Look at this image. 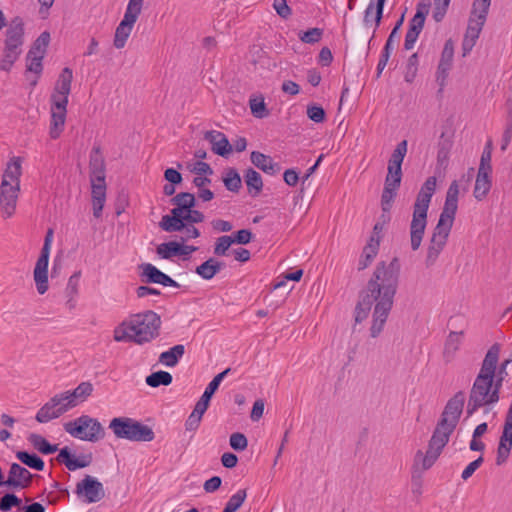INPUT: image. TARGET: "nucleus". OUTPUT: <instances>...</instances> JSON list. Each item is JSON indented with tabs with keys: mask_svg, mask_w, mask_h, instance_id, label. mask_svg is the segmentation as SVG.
I'll use <instances>...</instances> for the list:
<instances>
[{
	"mask_svg": "<svg viewBox=\"0 0 512 512\" xmlns=\"http://www.w3.org/2000/svg\"><path fill=\"white\" fill-rule=\"evenodd\" d=\"M400 277V263L394 257L389 263L379 262L366 286L359 292L355 307V322L361 323L372 313L370 336L376 338L382 332L393 307Z\"/></svg>",
	"mask_w": 512,
	"mask_h": 512,
	"instance_id": "f257e3e1",
	"label": "nucleus"
},
{
	"mask_svg": "<svg viewBox=\"0 0 512 512\" xmlns=\"http://www.w3.org/2000/svg\"><path fill=\"white\" fill-rule=\"evenodd\" d=\"M499 354L498 344H493L488 349L469 391L467 416H472L480 408H484L487 413L499 402L501 387L494 382L495 365L499 362Z\"/></svg>",
	"mask_w": 512,
	"mask_h": 512,
	"instance_id": "f03ea898",
	"label": "nucleus"
},
{
	"mask_svg": "<svg viewBox=\"0 0 512 512\" xmlns=\"http://www.w3.org/2000/svg\"><path fill=\"white\" fill-rule=\"evenodd\" d=\"M459 185L456 180L450 184L445 198L444 207L434 228L425 258L426 267L435 265L439 255L446 246L458 209Z\"/></svg>",
	"mask_w": 512,
	"mask_h": 512,
	"instance_id": "7ed1b4c3",
	"label": "nucleus"
},
{
	"mask_svg": "<svg viewBox=\"0 0 512 512\" xmlns=\"http://www.w3.org/2000/svg\"><path fill=\"white\" fill-rule=\"evenodd\" d=\"M436 177H428L417 194L410 223V245L413 251L421 246L427 226V213L436 190Z\"/></svg>",
	"mask_w": 512,
	"mask_h": 512,
	"instance_id": "20e7f679",
	"label": "nucleus"
},
{
	"mask_svg": "<svg viewBox=\"0 0 512 512\" xmlns=\"http://www.w3.org/2000/svg\"><path fill=\"white\" fill-rule=\"evenodd\" d=\"M160 326V316L151 310L129 318V330L132 331L133 342L139 345L151 342L158 337Z\"/></svg>",
	"mask_w": 512,
	"mask_h": 512,
	"instance_id": "39448f33",
	"label": "nucleus"
},
{
	"mask_svg": "<svg viewBox=\"0 0 512 512\" xmlns=\"http://www.w3.org/2000/svg\"><path fill=\"white\" fill-rule=\"evenodd\" d=\"M114 435L119 439L133 442H150L155 433L151 427L130 417H115L109 423Z\"/></svg>",
	"mask_w": 512,
	"mask_h": 512,
	"instance_id": "423d86ee",
	"label": "nucleus"
},
{
	"mask_svg": "<svg viewBox=\"0 0 512 512\" xmlns=\"http://www.w3.org/2000/svg\"><path fill=\"white\" fill-rule=\"evenodd\" d=\"M455 428L438 421L433 434L429 440L428 448L423 455L422 451H417L415 456V461H422V467L424 470L429 469L435 461L440 456L443 448L449 442L451 434L454 432Z\"/></svg>",
	"mask_w": 512,
	"mask_h": 512,
	"instance_id": "0eeeda50",
	"label": "nucleus"
},
{
	"mask_svg": "<svg viewBox=\"0 0 512 512\" xmlns=\"http://www.w3.org/2000/svg\"><path fill=\"white\" fill-rule=\"evenodd\" d=\"M64 430L74 438L93 443L105 437V429L102 424L98 419L89 415H81L72 421L66 422Z\"/></svg>",
	"mask_w": 512,
	"mask_h": 512,
	"instance_id": "6e6552de",
	"label": "nucleus"
},
{
	"mask_svg": "<svg viewBox=\"0 0 512 512\" xmlns=\"http://www.w3.org/2000/svg\"><path fill=\"white\" fill-rule=\"evenodd\" d=\"M76 407L67 391L54 395L37 412L35 419L39 423H47Z\"/></svg>",
	"mask_w": 512,
	"mask_h": 512,
	"instance_id": "1a4fd4ad",
	"label": "nucleus"
},
{
	"mask_svg": "<svg viewBox=\"0 0 512 512\" xmlns=\"http://www.w3.org/2000/svg\"><path fill=\"white\" fill-rule=\"evenodd\" d=\"M73 79L72 70L65 67L55 84L51 95V108L67 110L68 97L71 92V84Z\"/></svg>",
	"mask_w": 512,
	"mask_h": 512,
	"instance_id": "9d476101",
	"label": "nucleus"
},
{
	"mask_svg": "<svg viewBox=\"0 0 512 512\" xmlns=\"http://www.w3.org/2000/svg\"><path fill=\"white\" fill-rule=\"evenodd\" d=\"M75 493L86 503H96L105 497L103 484L90 475H86L77 483Z\"/></svg>",
	"mask_w": 512,
	"mask_h": 512,
	"instance_id": "9b49d317",
	"label": "nucleus"
},
{
	"mask_svg": "<svg viewBox=\"0 0 512 512\" xmlns=\"http://www.w3.org/2000/svg\"><path fill=\"white\" fill-rule=\"evenodd\" d=\"M407 145V140L399 142L389 159L388 173L385 178V183H388V186H400L401 184V165L407 153Z\"/></svg>",
	"mask_w": 512,
	"mask_h": 512,
	"instance_id": "f8f14e48",
	"label": "nucleus"
},
{
	"mask_svg": "<svg viewBox=\"0 0 512 512\" xmlns=\"http://www.w3.org/2000/svg\"><path fill=\"white\" fill-rule=\"evenodd\" d=\"M170 201L175 207L171 209L170 215L162 216L159 224H164L166 222H169V224H173V222L180 223V215L184 214L185 211L194 208L196 205L195 195L189 192H180Z\"/></svg>",
	"mask_w": 512,
	"mask_h": 512,
	"instance_id": "ddd939ff",
	"label": "nucleus"
},
{
	"mask_svg": "<svg viewBox=\"0 0 512 512\" xmlns=\"http://www.w3.org/2000/svg\"><path fill=\"white\" fill-rule=\"evenodd\" d=\"M464 403L465 394L463 391H458L446 403L439 421L456 428L463 411Z\"/></svg>",
	"mask_w": 512,
	"mask_h": 512,
	"instance_id": "4468645a",
	"label": "nucleus"
},
{
	"mask_svg": "<svg viewBox=\"0 0 512 512\" xmlns=\"http://www.w3.org/2000/svg\"><path fill=\"white\" fill-rule=\"evenodd\" d=\"M142 270L141 280L147 284H160L165 287L179 288L180 284L173 280L170 276L160 271L157 267L151 263H143L140 265Z\"/></svg>",
	"mask_w": 512,
	"mask_h": 512,
	"instance_id": "2eb2a0df",
	"label": "nucleus"
},
{
	"mask_svg": "<svg viewBox=\"0 0 512 512\" xmlns=\"http://www.w3.org/2000/svg\"><path fill=\"white\" fill-rule=\"evenodd\" d=\"M20 185L2 180L0 187V205L6 217H11L15 211Z\"/></svg>",
	"mask_w": 512,
	"mask_h": 512,
	"instance_id": "dca6fc26",
	"label": "nucleus"
},
{
	"mask_svg": "<svg viewBox=\"0 0 512 512\" xmlns=\"http://www.w3.org/2000/svg\"><path fill=\"white\" fill-rule=\"evenodd\" d=\"M33 475L18 463H12L5 480V486L14 489H26L32 483Z\"/></svg>",
	"mask_w": 512,
	"mask_h": 512,
	"instance_id": "f3484780",
	"label": "nucleus"
},
{
	"mask_svg": "<svg viewBox=\"0 0 512 512\" xmlns=\"http://www.w3.org/2000/svg\"><path fill=\"white\" fill-rule=\"evenodd\" d=\"M454 56V45L451 39L447 40L444 44V48L442 50L441 59L437 67V75L436 80L440 85L441 92L443 87L445 86L446 79L448 77L449 71L452 67Z\"/></svg>",
	"mask_w": 512,
	"mask_h": 512,
	"instance_id": "a211bd4d",
	"label": "nucleus"
},
{
	"mask_svg": "<svg viewBox=\"0 0 512 512\" xmlns=\"http://www.w3.org/2000/svg\"><path fill=\"white\" fill-rule=\"evenodd\" d=\"M486 20L470 17L462 41L463 57L467 56L476 44Z\"/></svg>",
	"mask_w": 512,
	"mask_h": 512,
	"instance_id": "6ab92c4d",
	"label": "nucleus"
},
{
	"mask_svg": "<svg viewBox=\"0 0 512 512\" xmlns=\"http://www.w3.org/2000/svg\"><path fill=\"white\" fill-rule=\"evenodd\" d=\"M386 0H370L364 11L363 24L369 27L374 23V30L370 41L374 38L376 29L380 26Z\"/></svg>",
	"mask_w": 512,
	"mask_h": 512,
	"instance_id": "aec40b11",
	"label": "nucleus"
},
{
	"mask_svg": "<svg viewBox=\"0 0 512 512\" xmlns=\"http://www.w3.org/2000/svg\"><path fill=\"white\" fill-rule=\"evenodd\" d=\"M204 139L211 144L212 151L219 156L227 157L232 152V145L225 134L220 131H207L204 134Z\"/></svg>",
	"mask_w": 512,
	"mask_h": 512,
	"instance_id": "412c9836",
	"label": "nucleus"
},
{
	"mask_svg": "<svg viewBox=\"0 0 512 512\" xmlns=\"http://www.w3.org/2000/svg\"><path fill=\"white\" fill-rule=\"evenodd\" d=\"M57 461L64 463L68 470L75 471L89 466L92 462V454L81 455L78 458H74L69 448L66 446L60 450Z\"/></svg>",
	"mask_w": 512,
	"mask_h": 512,
	"instance_id": "4be33fe9",
	"label": "nucleus"
},
{
	"mask_svg": "<svg viewBox=\"0 0 512 512\" xmlns=\"http://www.w3.org/2000/svg\"><path fill=\"white\" fill-rule=\"evenodd\" d=\"M179 219H180V223L173 222V224H169V222H166L164 224H159V227L165 232L172 233V232L178 231L180 228H183L184 222H186L188 224H192V225H194L195 223L203 222L205 219V216L201 211L191 208V209L185 211L184 214L180 215Z\"/></svg>",
	"mask_w": 512,
	"mask_h": 512,
	"instance_id": "5701e85b",
	"label": "nucleus"
},
{
	"mask_svg": "<svg viewBox=\"0 0 512 512\" xmlns=\"http://www.w3.org/2000/svg\"><path fill=\"white\" fill-rule=\"evenodd\" d=\"M90 181L105 180V161L100 147H93L89 159Z\"/></svg>",
	"mask_w": 512,
	"mask_h": 512,
	"instance_id": "b1692460",
	"label": "nucleus"
},
{
	"mask_svg": "<svg viewBox=\"0 0 512 512\" xmlns=\"http://www.w3.org/2000/svg\"><path fill=\"white\" fill-rule=\"evenodd\" d=\"M90 182L93 215L95 218H100L106 201V183L105 180Z\"/></svg>",
	"mask_w": 512,
	"mask_h": 512,
	"instance_id": "393cba45",
	"label": "nucleus"
},
{
	"mask_svg": "<svg viewBox=\"0 0 512 512\" xmlns=\"http://www.w3.org/2000/svg\"><path fill=\"white\" fill-rule=\"evenodd\" d=\"M48 263L49 258L39 256L34 268V281L41 295L48 290Z\"/></svg>",
	"mask_w": 512,
	"mask_h": 512,
	"instance_id": "a878e982",
	"label": "nucleus"
},
{
	"mask_svg": "<svg viewBox=\"0 0 512 512\" xmlns=\"http://www.w3.org/2000/svg\"><path fill=\"white\" fill-rule=\"evenodd\" d=\"M250 160L258 169L272 176L278 174L281 170L280 165L274 162L269 155H265L259 151H252Z\"/></svg>",
	"mask_w": 512,
	"mask_h": 512,
	"instance_id": "bb28decb",
	"label": "nucleus"
},
{
	"mask_svg": "<svg viewBox=\"0 0 512 512\" xmlns=\"http://www.w3.org/2000/svg\"><path fill=\"white\" fill-rule=\"evenodd\" d=\"M23 36H24V24L20 17H15L11 21L10 27L6 32V40L5 45L10 47H18L21 48L23 44Z\"/></svg>",
	"mask_w": 512,
	"mask_h": 512,
	"instance_id": "cd10ccee",
	"label": "nucleus"
},
{
	"mask_svg": "<svg viewBox=\"0 0 512 512\" xmlns=\"http://www.w3.org/2000/svg\"><path fill=\"white\" fill-rule=\"evenodd\" d=\"M379 250V238L375 239L371 236L368 243L364 246L358 261V270L366 269L375 259Z\"/></svg>",
	"mask_w": 512,
	"mask_h": 512,
	"instance_id": "c85d7f7f",
	"label": "nucleus"
},
{
	"mask_svg": "<svg viewBox=\"0 0 512 512\" xmlns=\"http://www.w3.org/2000/svg\"><path fill=\"white\" fill-rule=\"evenodd\" d=\"M463 332L451 331L445 341L443 350V359L446 363L451 362L455 358L456 352L462 343Z\"/></svg>",
	"mask_w": 512,
	"mask_h": 512,
	"instance_id": "c756f323",
	"label": "nucleus"
},
{
	"mask_svg": "<svg viewBox=\"0 0 512 512\" xmlns=\"http://www.w3.org/2000/svg\"><path fill=\"white\" fill-rule=\"evenodd\" d=\"M224 267V263L211 257L197 266L195 273L204 280H211Z\"/></svg>",
	"mask_w": 512,
	"mask_h": 512,
	"instance_id": "7c9ffc66",
	"label": "nucleus"
},
{
	"mask_svg": "<svg viewBox=\"0 0 512 512\" xmlns=\"http://www.w3.org/2000/svg\"><path fill=\"white\" fill-rule=\"evenodd\" d=\"M67 110L51 108L50 137L57 139L63 132Z\"/></svg>",
	"mask_w": 512,
	"mask_h": 512,
	"instance_id": "2f4dec72",
	"label": "nucleus"
},
{
	"mask_svg": "<svg viewBox=\"0 0 512 512\" xmlns=\"http://www.w3.org/2000/svg\"><path fill=\"white\" fill-rule=\"evenodd\" d=\"M185 353V346L177 344L169 350L164 351L159 356V362L167 367H174L178 364L179 360Z\"/></svg>",
	"mask_w": 512,
	"mask_h": 512,
	"instance_id": "473e14b6",
	"label": "nucleus"
},
{
	"mask_svg": "<svg viewBox=\"0 0 512 512\" xmlns=\"http://www.w3.org/2000/svg\"><path fill=\"white\" fill-rule=\"evenodd\" d=\"M244 180L248 192L252 196H257L263 188V181L261 175L253 168H248L244 173Z\"/></svg>",
	"mask_w": 512,
	"mask_h": 512,
	"instance_id": "72a5a7b5",
	"label": "nucleus"
},
{
	"mask_svg": "<svg viewBox=\"0 0 512 512\" xmlns=\"http://www.w3.org/2000/svg\"><path fill=\"white\" fill-rule=\"evenodd\" d=\"M490 174L491 173L487 172H478L473 191L474 197L477 200H482L488 194L492 185Z\"/></svg>",
	"mask_w": 512,
	"mask_h": 512,
	"instance_id": "f704fd0d",
	"label": "nucleus"
},
{
	"mask_svg": "<svg viewBox=\"0 0 512 512\" xmlns=\"http://www.w3.org/2000/svg\"><path fill=\"white\" fill-rule=\"evenodd\" d=\"M21 54V48L4 45L3 54L0 58V70L9 72Z\"/></svg>",
	"mask_w": 512,
	"mask_h": 512,
	"instance_id": "c9c22d12",
	"label": "nucleus"
},
{
	"mask_svg": "<svg viewBox=\"0 0 512 512\" xmlns=\"http://www.w3.org/2000/svg\"><path fill=\"white\" fill-rule=\"evenodd\" d=\"M16 458L27 467L36 471H43L45 463L41 457L35 453H29L27 451H18L15 454Z\"/></svg>",
	"mask_w": 512,
	"mask_h": 512,
	"instance_id": "e433bc0d",
	"label": "nucleus"
},
{
	"mask_svg": "<svg viewBox=\"0 0 512 512\" xmlns=\"http://www.w3.org/2000/svg\"><path fill=\"white\" fill-rule=\"evenodd\" d=\"M28 441L36 450L44 455L53 454L58 450L57 445L50 444L43 436L36 433H31L28 436Z\"/></svg>",
	"mask_w": 512,
	"mask_h": 512,
	"instance_id": "4c0bfd02",
	"label": "nucleus"
},
{
	"mask_svg": "<svg viewBox=\"0 0 512 512\" xmlns=\"http://www.w3.org/2000/svg\"><path fill=\"white\" fill-rule=\"evenodd\" d=\"M20 176L21 161L20 158L14 157L8 162L2 180L10 181L12 184L20 185Z\"/></svg>",
	"mask_w": 512,
	"mask_h": 512,
	"instance_id": "58836bf2",
	"label": "nucleus"
},
{
	"mask_svg": "<svg viewBox=\"0 0 512 512\" xmlns=\"http://www.w3.org/2000/svg\"><path fill=\"white\" fill-rule=\"evenodd\" d=\"M180 251L179 241L161 243L156 248L157 255L165 260H171L173 257L180 256Z\"/></svg>",
	"mask_w": 512,
	"mask_h": 512,
	"instance_id": "ea45409f",
	"label": "nucleus"
},
{
	"mask_svg": "<svg viewBox=\"0 0 512 512\" xmlns=\"http://www.w3.org/2000/svg\"><path fill=\"white\" fill-rule=\"evenodd\" d=\"M134 24L122 20L116 28L114 36V46L121 49L125 46L128 37L131 34Z\"/></svg>",
	"mask_w": 512,
	"mask_h": 512,
	"instance_id": "a19ab883",
	"label": "nucleus"
},
{
	"mask_svg": "<svg viewBox=\"0 0 512 512\" xmlns=\"http://www.w3.org/2000/svg\"><path fill=\"white\" fill-rule=\"evenodd\" d=\"M93 385L91 382H81L74 390L67 391L71 399L74 400L75 406L87 400L93 392Z\"/></svg>",
	"mask_w": 512,
	"mask_h": 512,
	"instance_id": "79ce46f5",
	"label": "nucleus"
},
{
	"mask_svg": "<svg viewBox=\"0 0 512 512\" xmlns=\"http://www.w3.org/2000/svg\"><path fill=\"white\" fill-rule=\"evenodd\" d=\"M223 183L227 190L237 193L242 187V180L234 168H228L223 176Z\"/></svg>",
	"mask_w": 512,
	"mask_h": 512,
	"instance_id": "37998d69",
	"label": "nucleus"
},
{
	"mask_svg": "<svg viewBox=\"0 0 512 512\" xmlns=\"http://www.w3.org/2000/svg\"><path fill=\"white\" fill-rule=\"evenodd\" d=\"M173 377L167 371H156L146 377V384L150 387L168 386L172 383Z\"/></svg>",
	"mask_w": 512,
	"mask_h": 512,
	"instance_id": "c03bdc74",
	"label": "nucleus"
},
{
	"mask_svg": "<svg viewBox=\"0 0 512 512\" xmlns=\"http://www.w3.org/2000/svg\"><path fill=\"white\" fill-rule=\"evenodd\" d=\"M50 42V33L47 31L42 32L38 38L34 41L32 47L30 48L29 56L31 55H41L45 56L47 47Z\"/></svg>",
	"mask_w": 512,
	"mask_h": 512,
	"instance_id": "a18cd8bd",
	"label": "nucleus"
},
{
	"mask_svg": "<svg viewBox=\"0 0 512 512\" xmlns=\"http://www.w3.org/2000/svg\"><path fill=\"white\" fill-rule=\"evenodd\" d=\"M398 188L399 186H388V183L384 184V189L381 195L382 212L390 213Z\"/></svg>",
	"mask_w": 512,
	"mask_h": 512,
	"instance_id": "49530a36",
	"label": "nucleus"
},
{
	"mask_svg": "<svg viewBox=\"0 0 512 512\" xmlns=\"http://www.w3.org/2000/svg\"><path fill=\"white\" fill-rule=\"evenodd\" d=\"M249 107L254 117L262 119L269 115L263 96H254L249 99Z\"/></svg>",
	"mask_w": 512,
	"mask_h": 512,
	"instance_id": "de8ad7c7",
	"label": "nucleus"
},
{
	"mask_svg": "<svg viewBox=\"0 0 512 512\" xmlns=\"http://www.w3.org/2000/svg\"><path fill=\"white\" fill-rule=\"evenodd\" d=\"M231 371L230 368H227L225 369L224 371H222L221 373L217 374L212 380L211 382L207 385L204 393L202 394L203 397H205L206 399L208 400H211L212 396L214 395V393L217 391V389L219 388L221 382L223 381V379L228 375V373Z\"/></svg>",
	"mask_w": 512,
	"mask_h": 512,
	"instance_id": "09e8293b",
	"label": "nucleus"
},
{
	"mask_svg": "<svg viewBox=\"0 0 512 512\" xmlns=\"http://www.w3.org/2000/svg\"><path fill=\"white\" fill-rule=\"evenodd\" d=\"M419 65L418 54H412L408 60L405 67L404 80L407 83H412L417 75Z\"/></svg>",
	"mask_w": 512,
	"mask_h": 512,
	"instance_id": "8fccbe9b",
	"label": "nucleus"
},
{
	"mask_svg": "<svg viewBox=\"0 0 512 512\" xmlns=\"http://www.w3.org/2000/svg\"><path fill=\"white\" fill-rule=\"evenodd\" d=\"M232 244H233L232 235H224V236L218 237L215 242L214 249H213L214 255L226 256L227 252Z\"/></svg>",
	"mask_w": 512,
	"mask_h": 512,
	"instance_id": "3c124183",
	"label": "nucleus"
},
{
	"mask_svg": "<svg viewBox=\"0 0 512 512\" xmlns=\"http://www.w3.org/2000/svg\"><path fill=\"white\" fill-rule=\"evenodd\" d=\"M490 5L491 0H474L471 16L486 20Z\"/></svg>",
	"mask_w": 512,
	"mask_h": 512,
	"instance_id": "603ef678",
	"label": "nucleus"
},
{
	"mask_svg": "<svg viewBox=\"0 0 512 512\" xmlns=\"http://www.w3.org/2000/svg\"><path fill=\"white\" fill-rule=\"evenodd\" d=\"M114 340L117 342H133L132 331L129 330V320L124 321L114 330Z\"/></svg>",
	"mask_w": 512,
	"mask_h": 512,
	"instance_id": "864d4df0",
	"label": "nucleus"
},
{
	"mask_svg": "<svg viewBox=\"0 0 512 512\" xmlns=\"http://www.w3.org/2000/svg\"><path fill=\"white\" fill-rule=\"evenodd\" d=\"M21 499L13 493H6L0 498V510L3 512L10 511L13 507L21 505Z\"/></svg>",
	"mask_w": 512,
	"mask_h": 512,
	"instance_id": "5fc2aeb1",
	"label": "nucleus"
},
{
	"mask_svg": "<svg viewBox=\"0 0 512 512\" xmlns=\"http://www.w3.org/2000/svg\"><path fill=\"white\" fill-rule=\"evenodd\" d=\"M43 56L41 55H31V57L29 56V52L27 53V56H26V69L27 71L29 72H33L37 75H40L42 70H43V65H42V60H43Z\"/></svg>",
	"mask_w": 512,
	"mask_h": 512,
	"instance_id": "6e6d98bb",
	"label": "nucleus"
},
{
	"mask_svg": "<svg viewBox=\"0 0 512 512\" xmlns=\"http://www.w3.org/2000/svg\"><path fill=\"white\" fill-rule=\"evenodd\" d=\"M229 444L235 451H244L248 446V440L243 433L235 432L230 435Z\"/></svg>",
	"mask_w": 512,
	"mask_h": 512,
	"instance_id": "4d7b16f0",
	"label": "nucleus"
},
{
	"mask_svg": "<svg viewBox=\"0 0 512 512\" xmlns=\"http://www.w3.org/2000/svg\"><path fill=\"white\" fill-rule=\"evenodd\" d=\"M323 35V30L321 28H311L302 34H300L299 38L302 42L307 44H314L321 40Z\"/></svg>",
	"mask_w": 512,
	"mask_h": 512,
	"instance_id": "13d9d810",
	"label": "nucleus"
},
{
	"mask_svg": "<svg viewBox=\"0 0 512 512\" xmlns=\"http://www.w3.org/2000/svg\"><path fill=\"white\" fill-rule=\"evenodd\" d=\"M451 0H434L433 19L441 22L448 10Z\"/></svg>",
	"mask_w": 512,
	"mask_h": 512,
	"instance_id": "bf43d9fd",
	"label": "nucleus"
},
{
	"mask_svg": "<svg viewBox=\"0 0 512 512\" xmlns=\"http://www.w3.org/2000/svg\"><path fill=\"white\" fill-rule=\"evenodd\" d=\"M307 116L315 123H322L325 120L326 113L321 106L311 104L307 106Z\"/></svg>",
	"mask_w": 512,
	"mask_h": 512,
	"instance_id": "052dcab7",
	"label": "nucleus"
},
{
	"mask_svg": "<svg viewBox=\"0 0 512 512\" xmlns=\"http://www.w3.org/2000/svg\"><path fill=\"white\" fill-rule=\"evenodd\" d=\"M177 232H182V235L180 236V241L182 243H185L190 239L198 238L200 236L199 229L194 225L188 224L186 222H184V227L180 228Z\"/></svg>",
	"mask_w": 512,
	"mask_h": 512,
	"instance_id": "680f3d73",
	"label": "nucleus"
},
{
	"mask_svg": "<svg viewBox=\"0 0 512 512\" xmlns=\"http://www.w3.org/2000/svg\"><path fill=\"white\" fill-rule=\"evenodd\" d=\"M510 362H511L510 359H506L499 366H498V363L495 365V378H494V382L497 385H499L500 387H502L503 382H504L505 378L508 375L507 367L510 364Z\"/></svg>",
	"mask_w": 512,
	"mask_h": 512,
	"instance_id": "e2e57ef3",
	"label": "nucleus"
},
{
	"mask_svg": "<svg viewBox=\"0 0 512 512\" xmlns=\"http://www.w3.org/2000/svg\"><path fill=\"white\" fill-rule=\"evenodd\" d=\"M483 461V456H479L477 459L470 462L462 471L461 478L464 481L468 480L474 474V472L482 465Z\"/></svg>",
	"mask_w": 512,
	"mask_h": 512,
	"instance_id": "0e129e2a",
	"label": "nucleus"
},
{
	"mask_svg": "<svg viewBox=\"0 0 512 512\" xmlns=\"http://www.w3.org/2000/svg\"><path fill=\"white\" fill-rule=\"evenodd\" d=\"M273 7L277 14L283 19H288L292 14L291 8L288 6L286 0H274Z\"/></svg>",
	"mask_w": 512,
	"mask_h": 512,
	"instance_id": "69168bd1",
	"label": "nucleus"
},
{
	"mask_svg": "<svg viewBox=\"0 0 512 512\" xmlns=\"http://www.w3.org/2000/svg\"><path fill=\"white\" fill-rule=\"evenodd\" d=\"M252 232L248 229H241L232 235L233 243L246 245L252 240Z\"/></svg>",
	"mask_w": 512,
	"mask_h": 512,
	"instance_id": "338daca9",
	"label": "nucleus"
},
{
	"mask_svg": "<svg viewBox=\"0 0 512 512\" xmlns=\"http://www.w3.org/2000/svg\"><path fill=\"white\" fill-rule=\"evenodd\" d=\"M246 497H247V493H246L245 489L238 490L235 494H233L229 498L227 504L232 506V508L237 511L244 503Z\"/></svg>",
	"mask_w": 512,
	"mask_h": 512,
	"instance_id": "774afa93",
	"label": "nucleus"
}]
</instances>
